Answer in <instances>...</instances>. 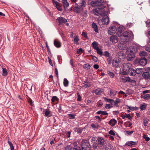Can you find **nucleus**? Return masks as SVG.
I'll return each mask as SVG.
<instances>
[{
  "mask_svg": "<svg viewBox=\"0 0 150 150\" xmlns=\"http://www.w3.org/2000/svg\"><path fill=\"white\" fill-rule=\"evenodd\" d=\"M136 143L135 142L133 141H129L126 143L125 145L129 146H132L133 145H135Z\"/></svg>",
  "mask_w": 150,
  "mask_h": 150,
  "instance_id": "obj_28",
  "label": "nucleus"
},
{
  "mask_svg": "<svg viewBox=\"0 0 150 150\" xmlns=\"http://www.w3.org/2000/svg\"><path fill=\"white\" fill-rule=\"evenodd\" d=\"M126 45L121 43H120L118 45V47L119 49L122 50H123L125 49Z\"/></svg>",
  "mask_w": 150,
  "mask_h": 150,
  "instance_id": "obj_16",
  "label": "nucleus"
},
{
  "mask_svg": "<svg viewBox=\"0 0 150 150\" xmlns=\"http://www.w3.org/2000/svg\"><path fill=\"white\" fill-rule=\"evenodd\" d=\"M139 55L141 56H144L146 55V52L144 51H142L139 53Z\"/></svg>",
  "mask_w": 150,
  "mask_h": 150,
  "instance_id": "obj_40",
  "label": "nucleus"
},
{
  "mask_svg": "<svg viewBox=\"0 0 150 150\" xmlns=\"http://www.w3.org/2000/svg\"><path fill=\"white\" fill-rule=\"evenodd\" d=\"M117 92V91H116L110 90V96L111 97H112L115 96Z\"/></svg>",
  "mask_w": 150,
  "mask_h": 150,
  "instance_id": "obj_25",
  "label": "nucleus"
},
{
  "mask_svg": "<svg viewBox=\"0 0 150 150\" xmlns=\"http://www.w3.org/2000/svg\"><path fill=\"white\" fill-rule=\"evenodd\" d=\"M77 96H78L77 100L78 101H80L81 100V97L79 93H77Z\"/></svg>",
  "mask_w": 150,
  "mask_h": 150,
  "instance_id": "obj_56",
  "label": "nucleus"
},
{
  "mask_svg": "<svg viewBox=\"0 0 150 150\" xmlns=\"http://www.w3.org/2000/svg\"><path fill=\"white\" fill-rule=\"evenodd\" d=\"M107 73L110 76L111 78H113L115 76V74L112 72L109 71H108Z\"/></svg>",
  "mask_w": 150,
  "mask_h": 150,
  "instance_id": "obj_39",
  "label": "nucleus"
},
{
  "mask_svg": "<svg viewBox=\"0 0 150 150\" xmlns=\"http://www.w3.org/2000/svg\"><path fill=\"white\" fill-rule=\"evenodd\" d=\"M63 83L64 86L65 87H67L68 86L69 84V81L67 80V79L65 78L64 80Z\"/></svg>",
  "mask_w": 150,
  "mask_h": 150,
  "instance_id": "obj_37",
  "label": "nucleus"
},
{
  "mask_svg": "<svg viewBox=\"0 0 150 150\" xmlns=\"http://www.w3.org/2000/svg\"><path fill=\"white\" fill-rule=\"evenodd\" d=\"M127 73L132 76H134L136 74V70L133 69H131Z\"/></svg>",
  "mask_w": 150,
  "mask_h": 150,
  "instance_id": "obj_13",
  "label": "nucleus"
},
{
  "mask_svg": "<svg viewBox=\"0 0 150 150\" xmlns=\"http://www.w3.org/2000/svg\"><path fill=\"white\" fill-rule=\"evenodd\" d=\"M83 86L84 88H88L91 86L90 82L87 81H84L83 83Z\"/></svg>",
  "mask_w": 150,
  "mask_h": 150,
  "instance_id": "obj_15",
  "label": "nucleus"
},
{
  "mask_svg": "<svg viewBox=\"0 0 150 150\" xmlns=\"http://www.w3.org/2000/svg\"><path fill=\"white\" fill-rule=\"evenodd\" d=\"M109 133L112 135H115V132L112 130H110L109 132Z\"/></svg>",
  "mask_w": 150,
  "mask_h": 150,
  "instance_id": "obj_60",
  "label": "nucleus"
},
{
  "mask_svg": "<svg viewBox=\"0 0 150 150\" xmlns=\"http://www.w3.org/2000/svg\"><path fill=\"white\" fill-rule=\"evenodd\" d=\"M103 92V90L100 88H97L95 90V93L97 95L100 94Z\"/></svg>",
  "mask_w": 150,
  "mask_h": 150,
  "instance_id": "obj_17",
  "label": "nucleus"
},
{
  "mask_svg": "<svg viewBox=\"0 0 150 150\" xmlns=\"http://www.w3.org/2000/svg\"><path fill=\"white\" fill-rule=\"evenodd\" d=\"M97 50V53L100 55H102L103 53V52L100 49H98L96 50Z\"/></svg>",
  "mask_w": 150,
  "mask_h": 150,
  "instance_id": "obj_50",
  "label": "nucleus"
},
{
  "mask_svg": "<svg viewBox=\"0 0 150 150\" xmlns=\"http://www.w3.org/2000/svg\"><path fill=\"white\" fill-rule=\"evenodd\" d=\"M92 46L94 49L96 50L98 49L97 44V42H94L92 44Z\"/></svg>",
  "mask_w": 150,
  "mask_h": 150,
  "instance_id": "obj_32",
  "label": "nucleus"
},
{
  "mask_svg": "<svg viewBox=\"0 0 150 150\" xmlns=\"http://www.w3.org/2000/svg\"><path fill=\"white\" fill-rule=\"evenodd\" d=\"M96 113L101 114L102 115H107L108 114V113L106 111H102L101 110L98 111L96 112Z\"/></svg>",
  "mask_w": 150,
  "mask_h": 150,
  "instance_id": "obj_23",
  "label": "nucleus"
},
{
  "mask_svg": "<svg viewBox=\"0 0 150 150\" xmlns=\"http://www.w3.org/2000/svg\"><path fill=\"white\" fill-rule=\"evenodd\" d=\"M105 6H102L101 7L96 8L93 10V12L96 15L100 16L101 14L102 10L105 8Z\"/></svg>",
  "mask_w": 150,
  "mask_h": 150,
  "instance_id": "obj_3",
  "label": "nucleus"
},
{
  "mask_svg": "<svg viewBox=\"0 0 150 150\" xmlns=\"http://www.w3.org/2000/svg\"><path fill=\"white\" fill-rule=\"evenodd\" d=\"M127 42V40L125 39H121L120 41V43L124 45H126Z\"/></svg>",
  "mask_w": 150,
  "mask_h": 150,
  "instance_id": "obj_35",
  "label": "nucleus"
},
{
  "mask_svg": "<svg viewBox=\"0 0 150 150\" xmlns=\"http://www.w3.org/2000/svg\"><path fill=\"white\" fill-rule=\"evenodd\" d=\"M114 102L115 106L116 107H118V104L120 102V100L119 98H116L115 101Z\"/></svg>",
  "mask_w": 150,
  "mask_h": 150,
  "instance_id": "obj_34",
  "label": "nucleus"
},
{
  "mask_svg": "<svg viewBox=\"0 0 150 150\" xmlns=\"http://www.w3.org/2000/svg\"><path fill=\"white\" fill-rule=\"evenodd\" d=\"M104 55L105 56L107 57H109L110 56L109 53L108 51H105L104 52Z\"/></svg>",
  "mask_w": 150,
  "mask_h": 150,
  "instance_id": "obj_59",
  "label": "nucleus"
},
{
  "mask_svg": "<svg viewBox=\"0 0 150 150\" xmlns=\"http://www.w3.org/2000/svg\"><path fill=\"white\" fill-rule=\"evenodd\" d=\"M8 143L9 145L11 150H14V148L11 142L9 141H8Z\"/></svg>",
  "mask_w": 150,
  "mask_h": 150,
  "instance_id": "obj_45",
  "label": "nucleus"
},
{
  "mask_svg": "<svg viewBox=\"0 0 150 150\" xmlns=\"http://www.w3.org/2000/svg\"><path fill=\"white\" fill-rule=\"evenodd\" d=\"M132 66V64L129 63L123 64L122 65L123 67L122 70L124 74H125L127 73L131 69Z\"/></svg>",
  "mask_w": 150,
  "mask_h": 150,
  "instance_id": "obj_2",
  "label": "nucleus"
},
{
  "mask_svg": "<svg viewBox=\"0 0 150 150\" xmlns=\"http://www.w3.org/2000/svg\"><path fill=\"white\" fill-rule=\"evenodd\" d=\"M146 105L144 103L142 105H141L140 107V108L142 110H144L146 109Z\"/></svg>",
  "mask_w": 150,
  "mask_h": 150,
  "instance_id": "obj_44",
  "label": "nucleus"
},
{
  "mask_svg": "<svg viewBox=\"0 0 150 150\" xmlns=\"http://www.w3.org/2000/svg\"><path fill=\"white\" fill-rule=\"evenodd\" d=\"M58 98L56 96L53 97L52 98V102H54L56 100H58Z\"/></svg>",
  "mask_w": 150,
  "mask_h": 150,
  "instance_id": "obj_51",
  "label": "nucleus"
},
{
  "mask_svg": "<svg viewBox=\"0 0 150 150\" xmlns=\"http://www.w3.org/2000/svg\"><path fill=\"white\" fill-rule=\"evenodd\" d=\"M142 98L145 100H148L150 98V94H147L141 96Z\"/></svg>",
  "mask_w": 150,
  "mask_h": 150,
  "instance_id": "obj_22",
  "label": "nucleus"
},
{
  "mask_svg": "<svg viewBox=\"0 0 150 150\" xmlns=\"http://www.w3.org/2000/svg\"><path fill=\"white\" fill-rule=\"evenodd\" d=\"M52 1L54 5L55 6L58 5L59 4L58 2L54 0H52Z\"/></svg>",
  "mask_w": 150,
  "mask_h": 150,
  "instance_id": "obj_55",
  "label": "nucleus"
},
{
  "mask_svg": "<svg viewBox=\"0 0 150 150\" xmlns=\"http://www.w3.org/2000/svg\"><path fill=\"white\" fill-rule=\"evenodd\" d=\"M79 40V39L77 36H76L74 38V41L76 44H77L78 41Z\"/></svg>",
  "mask_w": 150,
  "mask_h": 150,
  "instance_id": "obj_53",
  "label": "nucleus"
},
{
  "mask_svg": "<svg viewBox=\"0 0 150 150\" xmlns=\"http://www.w3.org/2000/svg\"><path fill=\"white\" fill-rule=\"evenodd\" d=\"M74 150H81L80 147L77 146H75L74 147Z\"/></svg>",
  "mask_w": 150,
  "mask_h": 150,
  "instance_id": "obj_57",
  "label": "nucleus"
},
{
  "mask_svg": "<svg viewBox=\"0 0 150 150\" xmlns=\"http://www.w3.org/2000/svg\"><path fill=\"white\" fill-rule=\"evenodd\" d=\"M117 123V121L114 119L111 120L109 122V124L113 126Z\"/></svg>",
  "mask_w": 150,
  "mask_h": 150,
  "instance_id": "obj_20",
  "label": "nucleus"
},
{
  "mask_svg": "<svg viewBox=\"0 0 150 150\" xmlns=\"http://www.w3.org/2000/svg\"><path fill=\"white\" fill-rule=\"evenodd\" d=\"M119 62V61L118 60L115 59H114L112 62L113 66L115 67H117L118 66Z\"/></svg>",
  "mask_w": 150,
  "mask_h": 150,
  "instance_id": "obj_14",
  "label": "nucleus"
},
{
  "mask_svg": "<svg viewBox=\"0 0 150 150\" xmlns=\"http://www.w3.org/2000/svg\"><path fill=\"white\" fill-rule=\"evenodd\" d=\"M138 46L136 45L128 48L126 50L127 59L128 61L133 60L135 56V54L137 52Z\"/></svg>",
  "mask_w": 150,
  "mask_h": 150,
  "instance_id": "obj_1",
  "label": "nucleus"
},
{
  "mask_svg": "<svg viewBox=\"0 0 150 150\" xmlns=\"http://www.w3.org/2000/svg\"><path fill=\"white\" fill-rule=\"evenodd\" d=\"M149 120L146 118H144V119L143 124L144 126H146L148 124Z\"/></svg>",
  "mask_w": 150,
  "mask_h": 150,
  "instance_id": "obj_38",
  "label": "nucleus"
},
{
  "mask_svg": "<svg viewBox=\"0 0 150 150\" xmlns=\"http://www.w3.org/2000/svg\"><path fill=\"white\" fill-rule=\"evenodd\" d=\"M57 20L58 21L59 24H61L64 23H66L67 21L66 19L61 17L57 18Z\"/></svg>",
  "mask_w": 150,
  "mask_h": 150,
  "instance_id": "obj_12",
  "label": "nucleus"
},
{
  "mask_svg": "<svg viewBox=\"0 0 150 150\" xmlns=\"http://www.w3.org/2000/svg\"><path fill=\"white\" fill-rule=\"evenodd\" d=\"M117 56L120 59H122L123 58L124 56V54L123 53H122V52H119L117 53Z\"/></svg>",
  "mask_w": 150,
  "mask_h": 150,
  "instance_id": "obj_30",
  "label": "nucleus"
},
{
  "mask_svg": "<svg viewBox=\"0 0 150 150\" xmlns=\"http://www.w3.org/2000/svg\"><path fill=\"white\" fill-rule=\"evenodd\" d=\"M2 69L3 75L4 76H6L7 75L8 73L6 69L5 68H3Z\"/></svg>",
  "mask_w": 150,
  "mask_h": 150,
  "instance_id": "obj_36",
  "label": "nucleus"
},
{
  "mask_svg": "<svg viewBox=\"0 0 150 150\" xmlns=\"http://www.w3.org/2000/svg\"><path fill=\"white\" fill-rule=\"evenodd\" d=\"M128 109H129V110H137L138 109V108L135 107H132L131 106H127Z\"/></svg>",
  "mask_w": 150,
  "mask_h": 150,
  "instance_id": "obj_42",
  "label": "nucleus"
},
{
  "mask_svg": "<svg viewBox=\"0 0 150 150\" xmlns=\"http://www.w3.org/2000/svg\"><path fill=\"white\" fill-rule=\"evenodd\" d=\"M83 9L80 6L75 3L74 6V11L76 13H79L83 10Z\"/></svg>",
  "mask_w": 150,
  "mask_h": 150,
  "instance_id": "obj_6",
  "label": "nucleus"
},
{
  "mask_svg": "<svg viewBox=\"0 0 150 150\" xmlns=\"http://www.w3.org/2000/svg\"><path fill=\"white\" fill-rule=\"evenodd\" d=\"M69 117V118L71 119H74L75 117V115L72 114H70L68 115Z\"/></svg>",
  "mask_w": 150,
  "mask_h": 150,
  "instance_id": "obj_48",
  "label": "nucleus"
},
{
  "mask_svg": "<svg viewBox=\"0 0 150 150\" xmlns=\"http://www.w3.org/2000/svg\"><path fill=\"white\" fill-rule=\"evenodd\" d=\"M121 79L124 82L127 81L129 82L130 81V78L128 77H122L121 78Z\"/></svg>",
  "mask_w": 150,
  "mask_h": 150,
  "instance_id": "obj_29",
  "label": "nucleus"
},
{
  "mask_svg": "<svg viewBox=\"0 0 150 150\" xmlns=\"http://www.w3.org/2000/svg\"><path fill=\"white\" fill-rule=\"evenodd\" d=\"M86 0H82L80 4V6L83 8L86 6Z\"/></svg>",
  "mask_w": 150,
  "mask_h": 150,
  "instance_id": "obj_26",
  "label": "nucleus"
},
{
  "mask_svg": "<svg viewBox=\"0 0 150 150\" xmlns=\"http://www.w3.org/2000/svg\"><path fill=\"white\" fill-rule=\"evenodd\" d=\"M110 41L113 43H117L118 41V39L116 36H112L110 38Z\"/></svg>",
  "mask_w": 150,
  "mask_h": 150,
  "instance_id": "obj_11",
  "label": "nucleus"
},
{
  "mask_svg": "<svg viewBox=\"0 0 150 150\" xmlns=\"http://www.w3.org/2000/svg\"><path fill=\"white\" fill-rule=\"evenodd\" d=\"M98 141L99 144L103 145L104 142L105 141L104 139L102 138H98Z\"/></svg>",
  "mask_w": 150,
  "mask_h": 150,
  "instance_id": "obj_24",
  "label": "nucleus"
},
{
  "mask_svg": "<svg viewBox=\"0 0 150 150\" xmlns=\"http://www.w3.org/2000/svg\"><path fill=\"white\" fill-rule=\"evenodd\" d=\"M62 3L64 8L67 7L69 6V4L67 0H62Z\"/></svg>",
  "mask_w": 150,
  "mask_h": 150,
  "instance_id": "obj_31",
  "label": "nucleus"
},
{
  "mask_svg": "<svg viewBox=\"0 0 150 150\" xmlns=\"http://www.w3.org/2000/svg\"><path fill=\"white\" fill-rule=\"evenodd\" d=\"M117 30L116 27L115 26H112L109 28L108 33L110 35H113L115 33Z\"/></svg>",
  "mask_w": 150,
  "mask_h": 150,
  "instance_id": "obj_8",
  "label": "nucleus"
},
{
  "mask_svg": "<svg viewBox=\"0 0 150 150\" xmlns=\"http://www.w3.org/2000/svg\"><path fill=\"white\" fill-rule=\"evenodd\" d=\"M73 144H70L69 145L67 146L65 148V149L66 150H74L73 149H74V147H73Z\"/></svg>",
  "mask_w": 150,
  "mask_h": 150,
  "instance_id": "obj_27",
  "label": "nucleus"
},
{
  "mask_svg": "<svg viewBox=\"0 0 150 150\" xmlns=\"http://www.w3.org/2000/svg\"><path fill=\"white\" fill-rule=\"evenodd\" d=\"M99 67V65L98 64H96L93 65V67L95 69H98Z\"/></svg>",
  "mask_w": 150,
  "mask_h": 150,
  "instance_id": "obj_63",
  "label": "nucleus"
},
{
  "mask_svg": "<svg viewBox=\"0 0 150 150\" xmlns=\"http://www.w3.org/2000/svg\"><path fill=\"white\" fill-rule=\"evenodd\" d=\"M55 7L59 11H62V9L61 6L59 4L57 6H55Z\"/></svg>",
  "mask_w": 150,
  "mask_h": 150,
  "instance_id": "obj_49",
  "label": "nucleus"
},
{
  "mask_svg": "<svg viewBox=\"0 0 150 150\" xmlns=\"http://www.w3.org/2000/svg\"><path fill=\"white\" fill-rule=\"evenodd\" d=\"M91 126L94 128H97L99 127V126L97 124H93L91 125Z\"/></svg>",
  "mask_w": 150,
  "mask_h": 150,
  "instance_id": "obj_47",
  "label": "nucleus"
},
{
  "mask_svg": "<svg viewBox=\"0 0 150 150\" xmlns=\"http://www.w3.org/2000/svg\"><path fill=\"white\" fill-rule=\"evenodd\" d=\"M110 107V104H106L105 106V108L106 109H109Z\"/></svg>",
  "mask_w": 150,
  "mask_h": 150,
  "instance_id": "obj_61",
  "label": "nucleus"
},
{
  "mask_svg": "<svg viewBox=\"0 0 150 150\" xmlns=\"http://www.w3.org/2000/svg\"><path fill=\"white\" fill-rule=\"evenodd\" d=\"M91 4L93 7L98 6L99 7H101L102 6H105L106 4L105 3L102 1H92L91 2Z\"/></svg>",
  "mask_w": 150,
  "mask_h": 150,
  "instance_id": "obj_4",
  "label": "nucleus"
},
{
  "mask_svg": "<svg viewBox=\"0 0 150 150\" xmlns=\"http://www.w3.org/2000/svg\"><path fill=\"white\" fill-rule=\"evenodd\" d=\"M143 138L145 139V140L146 141H148L150 140V138L149 137H147L146 135H143Z\"/></svg>",
  "mask_w": 150,
  "mask_h": 150,
  "instance_id": "obj_52",
  "label": "nucleus"
},
{
  "mask_svg": "<svg viewBox=\"0 0 150 150\" xmlns=\"http://www.w3.org/2000/svg\"><path fill=\"white\" fill-rule=\"evenodd\" d=\"M82 150H90V145L89 142L83 141L82 144Z\"/></svg>",
  "mask_w": 150,
  "mask_h": 150,
  "instance_id": "obj_5",
  "label": "nucleus"
},
{
  "mask_svg": "<svg viewBox=\"0 0 150 150\" xmlns=\"http://www.w3.org/2000/svg\"><path fill=\"white\" fill-rule=\"evenodd\" d=\"M90 67V65L88 64H85L83 65V67L86 69H89Z\"/></svg>",
  "mask_w": 150,
  "mask_h": 150,
  "instance_id": "obj_43",
  "label": "nucleus"
},
{
  "mask_svg": "<svg viewBox=\"0 0 150 150\" xmlns=\"http://www.w3.org/2000/svg\"><path fill=\"white\" fill-rule=\"evenodd\" d=\"M136 74H141L142 73V69L141 68H137L136 70Z\"/></svg>",
  "mask_w": 150,
  "mask_h": 150,
  "instance_id": "obj_41",
  "label": "nucleus"
},
{
  "mask_svg": "<svg viewBox=\"0 0 150 150\" xmlns=\"http://www.w3.org/2000/svg\"><path fill=\"white\" fill-rule=\"evenodd\" d=\"M50 112L49 110H46L45 112V115L46 116H50Z\"/></svg>",
  "mask_w": 150,
  "mask_h": 150,
  "instance_id": "obj_54",
  "label": "nucleus"
},
{
  "mask_svg": "<svg viewBox=\"0 0 150 150\" xmlns=\"http://www.w3.org/2000/svg\"><path fill=\"white\" fill-rule=\"evenodd\" d=\"M92 27L93 28L94 30L96 33L98 32V30L97 28V25L94 23H93L92 24Z\"/></svg>",
  "mask_w": 150,
  "mask_h": 150,
  "instance_id": "obj_19",
  "label": "nucleus"
},
{
  "mask_svg": "<svg viewBox=\"0 0 150 150\" xmlns=\"http://www.w3.org/2000/svg\"><path fill=\"white\" fill-rule=\"evenodd\" d=\"M83 52V50L82 48H80L79 49L77 50L76 52L77 54H79L80 52Z\"/></svg>",
  "mask_w": 150,
  "mask_h": 150,
  "instance_id": "obj_58",
  "label": "nucleus"
},
{
  "mask_svg": "<svg viewBox=\"0 0 150 150\" xmlns=\"http://www.w3.org/2000/svg\"><path fill=\"white\" fill-rule=\"evenodd\" d=\"M150 74L149 72H144L142 74V76L145 79H149Z\"/></svg>",
  "mask_w": 150,
  "mask_h": 150,
  "instance_id": "obj_21",
  "label": "nucleus"
},
{
  "mask_svg": "<svg viewBox=\"0 0 150 150\" xmlns=\"http://www.w3.org/2000/svg\"><path fill=\"white\" fill-rule=\"evenodd\" d=\"M133 131H131L130 132L127 131V134L129 135H131V134H132L133 133Z\"/></svg>",
  "mask_w": 150,
  "mask_h": 150,
  "instance_id": "obj_64",
  "label": "nucleus"
},
{
  "mask_svg": "<svg viewBox=\"0 0 150 150\" xmlns=\"http://www.w3.org/2000/svg\"><path fill=\"white\" fill-rule=\"evenodd\" d=\"M133 25V23H128L127 24V26L129 27H131Z\"/></svg>",
  "mask_w": 150,
  "mask_h": 150,
  "instance_id": "obj_62",
  "label": "nucleus"
},
{
  "mask_svg": "<svg viewBox=\"0 0 150 150\" xmlns=\"http://www.w3.org/2000/svg\"><path fill=\"white\" fill-rule=\"evenodd\" d=\"M122 35L124 37L133 38V34L132 32H128L127 31H125L122 33Z\"/></svg>",
  "mask_w": 150,
  "mask_h": 150,
  "instance_id": "obj_9",
  "label": "nucleus"
},
{
  "mask_svg": "<svg viewBox=\"0 0 150 150\" xmlns=\"http://www.w3.org/2000/svg\"><path fill=\"white\" fill-rule=\"evenodd\" d=\"M109 21V18L107 16H104L102 18V21L103 24H108Z\"/></svg>",
  "mask_w": 150,
  "mask_h": 150,
  "instance_id": "obj_10",
  "label": "nucleus"
},
{
  "mask_svg": "<svg viewBox=\"0 0 150 150\" xmlns=\"http://www.w3.org/2000/svg\"><path fill=\"white\" fill-rule=\"evenodd\" d=\"M105 100L109 103H113L114 102V100L112 99H108L106 98H104Z\"/></svg>",
  "mask_w": 150,
  "mask_h": 150,
  "instance_id": "obj_46",
  "label": "nucleus"
},
{
  "mask_svg": "<svg viewBox=\"0 0 150 150\" xmlns=\"http://www.w3.org/2000/svg\"><path fill=\"white\" fill-rule=\"evenodd\" d=\"M54 45L57 47H59L61 46V43L57 40H55L54 41Z\"/></svg>",
  "mask_w": 150,
  "mask_h": 150,
  "instance_id": "obj_18",
  "label": "nucleus"
},
{
  "mask_svg": "<svg viewBox=\"0 0 150 150\" xmlns=\"http://www.w3.org/2000/svg\"><path fill=\"white\" fill-rule=\"evenodd\" d=\"M122 117L123 119L125 117L129 119H132V117L130 116V114H125V115H122Z\"/></svg>",
  "mask_w": 150,
  "mask_h": 150,
  "instance_id": "obj_33",
  "label": "nucleus"
},
{
  "mask_svg": "<svg viewBox=\"0 0 150 150\" xmlns=\"http://www.w3.org/2000/svg\"><path fill=\"white\" fill-rule=\"evenodd\" d=\"M136 62L141 65L144 66L147 63V60L145 58H142L140 59H137Z\"/></svg>",
  "mask_w": 150,
  "mask_h": 150,
  "instance_id": "obj_7",
  "label": "nucleus"
}]
</instances>
